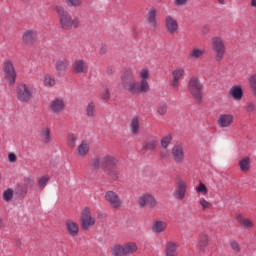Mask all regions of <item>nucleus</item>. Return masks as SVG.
<instances>
[{"label": "nucleus", "instance_id": "27", "mask_svg": "<svg viewBox=\"0 0 256 256\" xmlns=\"http://www.w3.org/2000/svg\"><path fill=\"white\" fill-rule=\"evenodd\" d=\"M238 167L242 173H249L251 171V158L244 157L239 160Z\"/></svg>", "mask_w": 256, "mask_h": 256}, {"label": "nucleus", "instance_id": "48", "mask_svg": "<svg viewBox=\"0 0 256 256\" xmlns=\"http://www.w3.org/2000/svg\"><path fill=\"white\" fill-rule=\"evenodd\" d=\"M200 205H201L203 211H205V209H209V207H211V203L205 199L200 200Z\"/></svg>", "mask_w": 256, "mask_h": 256}, {"label": "nucleus", "instance_id": "28", "mask_svg": "<svg viewBox=\"0 0 256 256\" xmlns=\"http://www.w3.org/2000/svg\"><path fill=\"white\" fill-rule=\"evenodd\" d=\"M229 95H231L235 101H241V99H243V89L241 86H233L229 91Z\"/></svg>", "mask_w": 256, "mask_h": 256}, {"label": "nucleus", "instance_id": "20", "mask_svg": "<svg viewBox=\"0 0 256 256\" xmlns=\"http://www.w3.org/2000/svg\"><path fill=\"white\" fill-rule=\"evenodd\" d=\"M73 71L74 73L85 75V73L89 71V64L83 59L75 60L73 63Z\"/></svg>", "mask_w": 256, "mask_h": 256}, {"label": "nucleus", "instance_id": "38", "mask_svg": "<svg viewBox=\"0 0 256 256\" xmlns=\"http://www.w3.org/2000/svg\"><path fill=\"white\" fill-rule=\"evenodd\" d=\"M195 191L198 193V195H207V193H209L207 186L203 182L199 183V185L195 188Z\"/></svg>", "mask_w": 256, "mask_h": 256}, {"label": "nucleus", "instance_id": "13", "mask_svg": "<svg viewBox=\"0 0 256 256\" xmlns=\"http://www.w3.org/2000/svg\"><path fill=\"white\" fill-rule=\"evenodd\" d=\"M138 205L139 207H150V209H155V207H157V200L155 199V196L146 193L139 197Z\"/></svg>", "mask_w": 256, "mask_h": 256}, {"label": "nucleus", "instance_id": "44", "mask_svg": "<svg viewBox=\"0 0 256 256\" xmlns=\"http://www.w3.org/2000/svg\"><path fill=\"white\" fill-rule=\"evenodd\" d=\"M49 176H43L41 178H39L38 180V185L40 189H45V187H47V183H49Z\"/></svg>", "mask_w": 256, "mask_h": 256}, {"label": "nucleus", "instance_id": "56", "mask_svg": "<svg viewBox=\"0 0 256 256\" xmlns=\"http://www.w3.org/2000/svg\"><path fill=\"white\" fill-rule=\"evenodd\" d=\"M3 227V220L0 218V229Z\"/></svg>", "mask_w": 256, "mask_h": 256}, {"label": "nucleus", "instance_id": "49", "mask_svg": "<svg viewBox=\"0 0 256 256\" xmlns=\"http://www.w3.org/2000/svg\"><path fill=\"white\" fill-rule=\"evenodd\" d=\"M161 159H169V150L167 148H163V150L160 152Z\"/></svg>", "mask_w": 256, "mask_h": 256}, {"label": "nucleus", "instance_id": "24", "mask_svg": "<svg viewBox=\"0 0 256 256\" xmlns=\"http://www.w3.org/2000/svg\"><path fill=\"white\" fill-rule=\"evenodd\" d=\"M236 221H238V223H240V225L244 229H253L255 227V224L253 223V220L243 216L242 214H238L236 216Z\"/></svg>", "mask_w": 256, "mask_h": 256}, {"label": "nucleus", "instance_id": "50", "mask_svg": "<svg viewBox=\"0 0 256 256\" xmlns=\"http://www.w3.org/2000/svg\"><path fill=\"white\" fill-rule=\"evenodd\" d=\"M188 0H174V4L176 7H183V5H187Z\"/></svg>", "mask_w": 256, "mask_h": 256}, {"label": "nucleus", "instance_id": "39", "mask_svg": "<svg viewBox=\"0 0 256 256\" xmlns=\"http://www.w3.org/2000/svg\"><path fill=\"white\" fill-rule=\"evenodd\" d=\"M157 113L158 115H161V117L167 115V104L164 102H160L157 106Z\"/></svg>", "mask_w": 256, "mask_h": 256}, {"label": "nucleus", "instance_id": "53", "mask_svg": "<svg viewBox=\"0 0 256 256\" xmlns=\"http://www.w3.org/2000/svg\"><path fill=\"white\" fill-rule=\"evenodd\" d=\"M106 73H107V75H111L113 73V66H108L106 68Z\"/></svg>", "mask_w": 256, "mask_h": 256}, {"label": "nucleus", "instance_id": "29", "mask_svg": "<svg viewBox=\"0 0 256 256\" xmlns=\"http://www.w3.org/2000/svg\"><path fill=\"white\" fill-rule=\"evenodd\" d=\"M199 250L202 251V253H205L207 250V247L209 246V236L207 234H201L199 236Z\"/></svg>", "mask_w": 256, "mask_h": 256}, {"label": "nucleus", "instance_id": "55", "mask_svg": "<svg viewBox=\"0 0 256 256\" xmlns=\"http://www.w3.org/2000/svg\"><path fill=\"white\" fill-rule=\"evenodd\" d=\"M250 5L251 7H256V0H251Z\"/></svg>", "mask_w": 256, "mask_h": 256}, {"label": "nucleus", "instance_id": "14", "mask_svg": "<svg viewBox=\"0 0 256 256\" xmlns=\"http://www.w3.org/2000/svg\"><path fill=\"white\" fill-rule=\"evenodd\" d=\"M233 121H235L233 114L224 113L219 115L217 125L220 129H229L233 125Z\"/></svg>", "mask_w": 256, "mask_h": 256}, {"label": "nucleus", "instance_id": "15", "mask_svg": "<svg viewBox=\"0 0 256 256\" xmlns=\"http://www.w3.org/2000/svg\"><path fill=\"white\" fill-rule=\"evenodd\" d=\"M185 76V69L183 68H176L172 71V81L170 82V85L172 89H175V91L179 90V85L181 79Z\"/></svg>", "mask_w": 256, "mask_h": 256}, {"label": "nucleus", "instance_id": "11", "mask_svg": "<svg viewBox=\"0 0 256 256\" xmlns=\"http://www.w3.org/2000/svg\"><path fill=\"white\" fill-rule=\"evenodd\" d=\"M171 155L177 165L185 163V149L182 144H174L171 149Z\"/></svg>", "mask_w": 256, "mask_h": 256}, {"label": "nucleus", "instance_id": "36", "mask_svg": "<svg viewBox=\"0 0 256 256\" xmlns=\"http://www.w3.org/2000/svg\"><path fill=\"white\" fill-rule=\"evenodd\" d=\"M171 141H173V136L171 134H167L166 136L162 137L160 143H161V147L163 149H167V147H169V145H171Z\"/></svg>", "mask_w": 256, "mask_h": 256}, {"label": "nucleus", "instance_id": "33", "mask_svg": "<svg viewBox=\"0 0 256 256\" xmlns=\"http://www.w3.org/2000/svg\"><path fill=\"white\" fill-rule=\"evenodd\" d=\"M43 83H44V86L48 88L55 87L56 85L55 78L49 74L44 75Z\"/></svg>", "mask_w": 256, "mask_h": 256}, {"label": "nucleus", "instance_id": "54", "mask_svg": "<svg viewBox=\"0 0 256 256\" xmlns=\"http://www.w3.org/2000/svg\"><path fill=\"white\" fill-rule=\"evenodd\" d=\"M105 53H107V49L106 48H101L100 54L105 55Z\"/></svg>", "mask_w": 256, "mask_h": 256}, {"label": "nucleus", "instance_id": "3", "mask_svg": "<svg viewBox=\"0 0 256 256\" xmlns=\"http://www.w3.org/2000/svg\"><path fill=\"white\" fill-rule=\"evenodd\" d=\"M118 163L119 160L117 159V157L111 154L103 155L100 158L96 156L90 161V165L91 167H93V169H102L103 171H106L107 169H111L113 167H117Z\"/></svg>", "mask_w": 256, "mask_h": 256}, {"label": "nucleus", "instance_id": "6", "mask_svg": "<svg viewBox=\"0 0 256 256\" xmlns=\"http://www.w3.org/2000/svg\"><path fill=\"white\" fill-rule=\"evenodd\" d=\"M136 251H139V246L135 242H126L122 245L117 244L112 247L113 256L134 255Z\"/></svg>", "mask_w": 256, "mask_h": 256}, {"label": "nucleus", "instance_id": "4", "mask_svg": "<svg viewBox=\"0 0 256 256\" xmlns=\"http://www.w3.org/2000/svg\"><path fill=\"white\" fill-rule=\"evenodd\" d=\"M211 50L215 53L216 61H223V57H225L227 51V46L225 45L223 37L214 36L211 38Z\"/></svg>", "mask_w": 256, "mask_h": 256}, {"label": "nucleus", "instance_id": "30", "mask_svg": "<svg viewBox=\"0 0 256 256\" xmlns=\"http://www.w3.org/2000/svg\"><path fill=\"white\" fill-rule=\"evenodd\" d=\"M67 67H69V60L67 59L57 60L55 64V69L58 73H63L67 71Z\"/></svg>", "mask_w": 256, "mask_h": 256}, {"label": "nucleus", "instance_id": "42", "mask_svg": "<svg viewBox=\"0 0 256 256\" xmlns=\"http://www.w3.org/2000/svg\"><path fill=\"white\" fill-rule=\"evenodd\" d=\"M68 7H81L83 5V0H65Z\"/></svg>", "mask_w": 256, "mask_h": 256}, {"label": "nucleus", "instance_id": "26", "mask_svg": "<svg viewBox=\"0 0 256 256\" xmlns=\"http://www.w3.org/2000/svg\"><path fill=\"white\" fill-rule=\"evenodd\" d=\"M205 55V48L194 47L188 54L192 61H198Z\"/></svg>", "mask_w": 256, "mask_h": 256}, {"label": "nucleus", "instance_id": "45", "mask_svg": "<svg viewBox=\"0 0 256 256\" xmlns=\"http://www.w3.org/2000/svg\"><path fill=\"white\" fill-rule=\"evenodd\" d=\"M101 97L104 101H108V99L111 98V91H109V87H107V86L103 87Z\"/></svg>", "mask_w": 256, "mask_h": 256}, {"label": "nucleus", "instance_id": "23", "mask_svg": "<svg viewBox=\"0 0 256 256\" xmlns=\"http://www.w3.org/2000/svg\"><path fill=\"white\" fill-rule=\"evenodd\" d=\"M91 149V145L89 144V141L83 140L77 147V155L78 157L84 158L89 155V151Z\"/></svg>", "mask_w": 256, "mask_h": 256}, {"label": "nucleus", "instance_id": "21", "mask_svg": "<svg viewBox=\"0 0 256 256\" xmlns=\"http://www.w3.org/2000/svg\"><path fill=\"white\" fill-rule=\"evenodd\" d=\"M66 232L70 237H77L79 235V224L71 219L65 222Z\"/></svg>", "mask_w": 256, "mask_h": 256}, {"label": "nucleus", "instance_id": "40", "mask_svg": "<svg viewBox=\"0 0 256 256\" xmlns=\"http://www.w3.org/2000/svg\"><path fill=\"white\" fill-rule=\"evenodd\" d=\"M250 88L252 95L256 98V74L249 77Z\"/></svg>", "mask_w": 256, "mask_h": 256}, {"label": "nucleus", "instance_id": "2", "mask_svg": "<svg viewBox=\"0 0 256 256\" xmlns=\"http://www.w3.org/2000/svg\"><path fill=\"white\" fill-rule=\"evenodd\" d=\"M54 10L57 13L60 27L64 31H71L72 29H79L81 27V19L77 16H72L64 7L56 6Z\"/></svg>", "mask_w": 256, "mask_h": 256}, {"label": "nucleus", "instance_id": "22", "mask_svg": "<svg viewBox=\"0 0 256 256\" xmlns=\"http://www.w3.org/2000/svg\"><path fill=\"white\" fill-rule=\"evenodd\" d=\"M147 23L150 29H152V31H155V29H157V9L156 8H151L148 11Z\"/></svg>", "mask_w": 256, "mask_h": 256}, {"label": "nucleus", "instance_id": "16", "mask_svg": "<svg viewBox=\"0 0 256 256\" xmlns=\"http://www.w3.org/2000/svg\"><path fill=\"white\" fill-rule=\"evenodd\" d=\"M185 195H187V182L179 179L176 182L174 197L175 199H179L180 201H183V199H185Z\"/></svg>", "mask_w": 256, "mask_h": 256}, {"label": "nucleus", "instance_id": "46", "mask_svg": "<svg viewBox=\"0 0 256 256\" xmlns=\"http://www.w3.org/2000/svg\"><path fill=\"white\" fill-rule=\"evenodd\" d=\"M230 247L232 251H234V253H241V245L239 244V242L232 240L230 242Z\"/></svg>", "mask_w": 256, "mask_h": 256}, {"label": "nucleus", "instance_id": "34", "mask_svg": "<svg viewBox=\"0 0 256 256\" xmlns=\"http://www.w3.org/2000/svg\"><path fill=\"white\" fill-rule=\"evenodd\" d=\"M166 256H177V245L169 242L166 246Z\"/></svg>", "mask_w": 256, "mask_h": 256}, {"label": "nucleus", "instance_id": "8", "mask_svg": "<svg viewBox=\"0 0 256 256\" xmlns=\"http://www.w3.org/2000/svg\"><path fill=\"white\" fill-rule=\"evenodd\" d=\"M4 81L8 85H15L17 81V72L15 71V66H13V61L6 60L2 65Z\"/></svg>", "mask_w": 256, "mask_h": 256}, {"label": "nucleus", "instance_id": "25", "mask_svg": "<svg viewBox=\"0 0 256 256\" xmlns=\"http://www.w3.org/2000/svg\"><path fill=\"white\" fill-rule=\"evenodd\" d=\"M130 133L132 135H139V131L141 129V120L137 116H134L129 124Z\"/></svg>", "mask_w": 256, "mask_h": 256}, {"label": "nucleus", "instance_id": "18", "mask_svg": "<svg viewBox=\"0 0 256 256\" xmlns=\"http://www.w3.org/2000/svg\"><path fill=\"white\" fill-rule=\"evenodd\" d=\"M38 36L39 34H37V30L28 29L23 33L22 41L24 45H35Z\"/></svg>", "mask_w": 256, "mask_h": 256}, {"label": "nucleus", "instance_id": "17", "mask_svg": "<svg viewBox=\"0 0 256 256\" xmlns=\"http://www.w3.org/2000/svg\"><path fill=\"white\" fill-rule=\"evenodd\" d=\"M50 113H63L65 111V100L61 98L53 99L48 107Z\"/></svg>", "mask_w": 256, "mask_h": 256}, {"label": "nucleus", "instance_id": "19", "mask_svg": "<svg viewBox=\"0 0 256 256\" xmlns=\"http://www.w3.org/2000/svg\"><path fill=\"white\" fill-rule=\"evenodd\" d=\"M167 227H169V224L165 220H155L152 222L151 230L154 235H161L162 233H165L167 231Z\"/></svg>", "mask_w": 256, "mask_h": 256}, {"label": "nucleus", "instance_id": "41", "mask_svg": "<svg viewBox=\"0 0 256 256\" xmlns=\"http://www.w3.org/2000/svg\"><path fill=\"white\" fill-rule=\"evenodd\" d=\"M86 115L88 117H95V103L90 102L86 107Z\"/></svg>", "mask_w": 256, "mask_h": 256}, {"label": "nucleus", "instance_id": "9", "mask_svg": "<svg viewBox=\"0 0 256 256\" xmlns=\"http://www.w3.org/2000/svg\"><path fill=\"white\" fill-rule=\"evenodd\" d=\"M97 222V219H95V216L91 213V208L85 207L81 211L80 215V223L81 227L84 231H88V229H91L93 225Z\"/></svg>", "mask_w": 256, "mask_h": 256}, {"label": "nucleus", "instance_id": "32", "mask_svg": "<svg viewBox=\"0 0 256 256\" xmlns=\"http://www.w3.org/2000/svg\"><path fill=\"white\" fill-rule=\"evenodd\" d=\"M104 173H106L109 181H117L119 179V171H117L116 167L108 168L104 170Z\"/></svg>", "mask_w": 256, "mask_h": 256}, {"label": "nucleus", "instance_id": "47", "mask_svg": "<svg viewBox=\"0 0 256 256\" xmlns=\"http://www.w3.org/2000/svg\"><path fill=\"white\" fill-rule=\"evenodd\" d=\"M3 199L4 201H11L13 199V190L12 189H7L6 191L3 192Z\"/></svg>", "mask_w": 256, "mask_h": 256}, {"label": "nucleus", "instance_id": "5", "mask_svg": "<svg viewBox=\"0 0 256 256\" xmlns=\"http://www.w3.org/2000/svg\"><path fill=\"white\" fill-rule=\"evenodd\" d=\"M188 92L198 101V103L203 101V83H201V80L198 77L193 76L189 79Z\"/></svg>", "mask_w": 256, "mask_h": 256}, {"label": "nucleus", "instance_id": "51", "mask_svg": "<svg viewBox=\"0 0 256 256\" xmlns=\"http://www.w3.org/2000/svg\"><path fill=\"white\" fill-rule=\"evenodd\" d=\"M8 160L9 163H15V161H17V155H15V153H9Z\"/></svg>", "mask_w": 256, "mask_h": 256}, {"label": "nucleus", "instance_id": "43", "mask_svg": "<svg viewBox=\"0 0 256 256\" xmlns=\"http://www.w3.org/2000/svg\"><path fill=\"white\" fill-rule=\"evenodd\" d=\"M256 110V103L255 101H250L245 106L246 113H255Z\"/></svg>", "mask_w": 256, "mask_h": 256}, {"label": "nucleus", "instance_id": "12", "mask_svg": "<svg viewBox=\"0 0 256 256\" xmlns=\"http://www.w3.org/2000/svg\"><path fill=\"white\" fill-rule=\"evenodd\" d=\"M164 23L168 35H175V33L179 31V22H177V18H175L173 15H166L164 18Z\"/></svg>", "mask_w": 256, "mask_h": 256}, {"label": "nucleus", "instance_id": "7", "mask_svg": "<svg viewBox=\"0 0 256 256\" xmlns=\"http://www.w3.org/2000/svg\"><path fill=\"white\" fill-rule=\"evenodd\" d=\"M35 95V88L27 84H20L16 88V99L20 103H29L33 96Z\"/></svg>", "mask_w": 256, "mask_h": 256}, {"label": "nucleus", "instance_id": "31", "mask_svg": "<svg viewBox=\"0 0 256 256\" xmlns=\"http://www.w3.org/2000/svg\"><path fill=\"white\" fill-rule=\"evenodd\" d=\"M40 139L42 143H51V128L45 127L40 132Z\"/></svg>", "mask_w": 256, "mask_h": 256}, {"label": "nucleus", "instance_id": "37", "mask_svg": "<svg viewBox=\"0 0 256 256\" xmlns=\"http://www.w3.org/2000/svg\"><path fill=\"white\" fill-rule=\"evenodd\" d=\"M67 145L70 149H75V147L77 145V136L75 134L68 135Z\"/></svg>", "mask_w": 256, "mask_h": 256}, {"label": "nucleus", "instance_id": "1", "mask_svg": "<svg viewBox=\"0 0 256 256\" xmlns=\"http://www.w3.org/2000/svg\"><path fill=\"white\" fill-rule=\"evenodd\" d=\"M139 77L141 79L138 82L133 75L131 69L125 70L121 75V85L125 91L131 93L132 95H139L141 93H149V69L143 68L139 72Z\"/></svg>", "mask_w": 256, "mask_h": 256}, {"label": "nucleus", "instance_id": "35", "mask_svg": "<svg viewBox=\"0 0 256 256\" xmlns=\"http://www.w3.org/2000/svg\"><path fill=\"white\" fill-rule=\"evenodd\" d=\"M143 149L145 151H155L157 149V141L155 139H149L145 142Z\"/></svg>", "mask_w": 256, "mask_h": 256}, {"label": "nucleus", "instance_id": "10", "mask_svg": "<svg viewBox=\"0 0 256 256\" xmlns=\"http://www.w3.org/2000/svg\"><path fill=\"white\" fill-rule=\"evenodd\" d=\"M104 199L111 209H121V207H123V200L119 194L113 190L106 191L104 193Z\"/></svg>", "mask_w": 256, "mask_h": 256}, {"label": "nucleus", "instance_id": "52", "mask_svg": "<svg viewBox=\"0 0 256 256\" xmlns=\"http://www.w3.org/2000/svg\"><path fill=\"white\" fill-rule=\"evenodd\" d=\"M210 31H211V28H209V26H207V25L203 26V28H202L203 35H209Z\"/></svg>", "mask_w": 256, "mask_h": 256}]
</instances>
